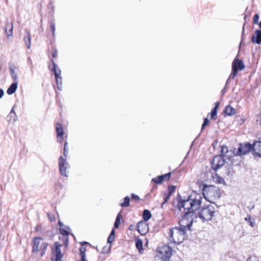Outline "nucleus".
I'll list each match as a JSON object with an SVG mask.
<instances>
[{"label": "nucleus", "mask_w": 261, "mask_h": 261, "mask_svg": "<svg viewBox=\"0 0 261 261\" xmlns=\"http://www.w3.org/2000/svg\"><path fill=\"white\" fill-rule=\"evenodd\" d=\"M202 200V195L195 194L189 197L188 199L181 200L180 196L177 197L176 201L173 202V205L180 212H191L194 213L200 208Z\"/></svg>", "instance_id": "1"}, {"label": "nucleus", "mask_w": 261, "mask_h": 261, "mask_svg": "<svg viewBox=\"0 0 261 261\" xmlns=\"http://www.w3.org/2000/svg\"><path fill=\"white\" fill-rule=\"evenodd\" d=\"M187 230L180 226L170 228L168 232V239L171 243L180 244L184 241Z\"/></svg>", "instance_id": "2"}, {"label": "nucleus", "mask_w": 261, "mask_h": 261, "mask_svg": "<svg viewBox=\"0 0 261 261\" xmlns=\"http://www.w3.org/2000/svg\"><path fill=\"white\" fill-rule=\"evenodd\" d=\"M202 190L205 199L211 203H213L215 200L219 199L221 197L220 190L217 187L204 185Z\"/></svg>", "instance_id": "3"}, {"label": "nucleus", "mask_w": 261, "mask_h": 261, "mask_svg": "<svg viewBox=\"0 0 261 261\" xmlns=\"http://www.w3.org/2000/svg\"><path fill=\"white\" fill-rule=\"evenodd\" d=\"M215 213V207L209 204L205 205L199 211L198 213L199 218L203 222L210 221L213 218Z\"/></svg>", "instance_id": "4"}, {"label": "nucleus", "mask_w": 261, "mask_h": 261, "mask_svg": "<svg viewBox=\"0 0 261 261\" xmlns=\"http://www.w3.org/2000/svg\"><path fill=\"white\" fill-rule=\"evenodd\" d=\"M48 246V243L44 242L42 238L36 237L32 241V252L37 253L40 251L42 256L45 253Z\"/></svg>", "instance_id": "5"}, {"label": "nucleus", "mask_w": 261, "mask_h": 261, "mask_svg": "<svg viewBox=\"0 0 261 261\" xmlns=\"http://www.w3.org/2000/svg\"><path fill=\"white\" fill-rule=\"evenodd\" d=\"M196 216L194 213L191 212H185L184 216L179 221V226L182 228H185L186 230H190L192 225L194 221V218Z\"/></svg>", "instance_id": "6"}, {"label": "nucleus", "mask_w": 261, "mask_h": 261, "mask_svg": "<svg viewBox=\"0 0 261 261\" xmlns=\"http://www.w3.org/2000/svg\"><path fill=\"white\" fill-rule=\"evenodd\" d=\"M157 251L163 261H168L172 253V248L169 246L165 245L159 246Z\"/></svg>", "instance_id": "7"}, {"label": "nucleus", "mask_w": 261, "mask_h": 261, "mask_svg": "<svg viewBox=\"0 0 261 261\" xmlns=\"http://www.w3.org/2000/svg\"><path fill=\"white\" fill-rule=\"evenodd\" d=\"M52 250L53 256L51 257V260L52 261H61L63 256L61 249L62 245L58 242H56Z\"/></svg>", "instance_id": "8"}, {"label": "nucleus", "mask_w": 261, "mask_h": 261, "mask_svg": "<svg viewBox=\"0 0 261 261\" xmlns=\"http://www.w3.org/2000/svg\"><path fill=\"white\" fill-rule=\"evenodd\" d=\"M59 166L61 174L67 177L68 173L67 170L69 168V165L67 160L61 156L59 159Z\"/></svg>", "instance_id": "9"}, {"label": "nucleus", "mask_w": 261, "mask_h": 261, "mask_svg": "<svg viewBox=\"0 0 261 261\" xmlns=\"http://www.w3.org/2000/svg\"><path fill=\"white\" fill-rule=\"evenodd\" d=\"M224 163L225 160L222 156L217 155L214 158L212 162V167L214 170L217 171L224 165Z\"/></svg>", "instance_id": "10"}, {"label": "nucleus", "mask_w": 261, "mask_h": 261, "mask_svg": "<svg viewBox=\"0 0 261 261\" xmlns=\"http://www.w3.org/2000/svg\"><path fill=\"white\" fill-rule=\"evenodd\" d=\"M259 140L253 143L252 148L253 155L260 158L261 157V138Z\"/></svg>", "instance_id": "11"}, {"label": "nucleus", "mask_w": 261, "mask_h": 261, "mask_svg": "<svg viewBox=\"0 0 261 261\" xmlns=\"http://www.w3.org/2000/svg\"><path fill=\"white\" fill-rule=\"evenodd\" d=\"M251 150H252V148L250 143L241 144L238 148V155L245 154Z\"/></svg>", "instance_id": "12"}, {"label": "nucleus", "mask_w": 261, "mask_h": 261, "mask_svg": "<svg viewBox=\"0 0 261 261\" xmlns=\"http://www.w3.org/2000/svg\"><path fill=\"white\" fill-rule=\"evenodd\" d=\"M137 229L141 235H144L148 231V225L145 222L140 221L137 224Z\"/></svg>", "instance_id": "13"}, {"label": "nucleus", "mask_w": 261, "mask_h": 261, "mask_svg": "<svg viewBox=\"0 0 261 261\" xmlns=\"http://www.w3.org/2000/svg\"><path fill=\"white\" fill-rule=\"evenodd\" d=\"M56 132L57 135V140L58 142L62 143L63 142V137L64 132L62 126L59 123L56 124Z\"/></svg>", "instance_id": "14"}, {"label": "nucleus", "mask_w": 261, "mask_h": 261, "mask_svg": "<svg viewBox=\"0 0 261 261\" xmlns=\"http://www.w3.org/2000/svg\"><path fill=\"white\" fill-rule=\"evenodd\" d=\"M252 41L258 44L261 43V31L256 30L252 36Z\"/></svg>", "instance_id": "15"}, {"label": "nucleus", "mask_w": 261, "mask_h": 261, "mask_svg": "<svg viewBox=\"0 0 261 261\" xmlns=\"http://www.w3.org/2000/svg\"><path fill=\"white\" fill-rule=\"evenodd\" d=\"M17 67L14 65H10L9 67V70L12 79L14 82H17V73L16 71Z\"/></svg>", "instance_id": "16"}, {"label": "nucleus", "mask_w": 261, "mask_h": 261, "mask_svg": "<svg viewBox=\"0 0 261 261\" xmlns=\"http://www.w3.org/2000/svg\"><path fill=\"white\" fill-rule=\"evenodd\" d=\"M236 67L238 70H243L244 68L243 62L238 59H235L232 63V67Z\"/></svg>", "instance_id": "17"}, {"label": "nucleus", "mask_w": 261, "mask_h": 261, "mask_svg": "<svg viewBox=\"0 0 261 261\" xmlns=\"http://www.w3.org/2000/svg\"><path fill=\"white\" fill-rule=\"evenodd\" d=\"M17 82H14V83H12L7 91L8 94L11 95L14 93L17 88Z\"/></svg>", "instance_id": "18"}, {"label": "nucleus", "mask_w": 261, "mask_h": 261, "mask_svg": "<svg viewBox=\"0 0 261 261\" xmlns=\"http://www.w3.org/2000/svg\"><path fill=\"white\" fill-rule=\"evenodd\" d=\"M13 25L12 23L7 22L5 27V33L8 37L12 35Z\"/></svg>", "instance_id": "19"}, {"label": "nucleus", "mask_w": 261, "mask_h": 261, "mask_svg": "<svg viewBox=\"0 0 261 261\" xmlns=\"http://www.w3.org/2000/svg\"><path fill=\"white\" fill-rule=\"evenodd\" d=\"M23 40H24L28 48H30L31 35L28 31H25V35L24 37Z\"/></svg>", "instance_id": "20"}, {"label": "nucleus", "mask_w": 261, "mask_h": 261, "mask_svg": "<svg viewBox=\"0 0 261 261\" xmlns=\"http://www.w3.org/2000/svg\"><path fill=\"white\" fill-rule=\"evenodd\" d=\"M224 112L227 115L231 116L236 113V110L230 106H227L225 109Z\"/></svg>", "instance_id": "21"}, {"label": "nucleus", "mask_w": 261, "mask_h": 261, "mask_svg": "<svg viewBox=\"0 0 261 261\" xmlns=\"http://www.w3.org/2000/svg\"><path fill=\"white\" fill-rule=\"evenodd\" d=\"M151 217V214L149 211L145 210L143 212V218L144 221H147Z\"/></svg>", "instance_id": "22"}, {"label": "nucleus", "mask_w": 261, "mask_h": 261, "mask_svg": "<svg viewBox=\"0 0 261 261\" xmlns=\"http://www.w3.org/2000/svg\"><path fill=\"white\" fill-rule=\"evenodd\" d=\"M213 179H214V181L217 184H225V180H224V179L217 174H215L213 176Z\"/></svg>", "instance_id": "23"}, {"label": "nucleus", "mask_w": 261, "mask_h": 261, "mask_svg": "<svg viewBox=\"0 0 261 261\" xmlns=\"http://www.w3.org/2000/svg\"><path fill=\"white\" fill-rule=\"evenodd\" d=\"M218 106H219V102H217L215 107L212 109L211 113V118L214 119V120L216 119L217 109H218Z\"/></svg>", "instance_id": "24"}, {"label": "nucleus", "mask_w": 261, "mask_h": 261, "mask_svg": "<svg viewBox=\"0 0 261 261\" xmlns=\"http://www.w3.org/2000/svg\"><path fill=\"white\" fill-rule=\"evenodd\" d=\"M221 155L223 158V156H228L229 157V155H227V153L229 152L228 150L227 147L226 146H222L221 147Z\"/></svg>", "instance_id": "25"}, {"label": "nucleus", "mask_w": 261, "mask_h": 261, "mask_svg": "<svg viewBox=\"0 0 261 261\" xmlns=\"http://www.w3.org/2000/svg\"><path fill=\"white\" fill-rule=\"evenodd\" d=\"M122 219V216L120 214V213H119L116 217L115 223H114V226L115 228H117L119 227V225L120 224V222L121 219Z\"/></svg>", "instance_id": "26"}, {"label": "nucleus", "mask_w": 261, "mask_h": 261, "mask_svg": "<svg viewBox=\"0 0 261 261\" xmlns=\"http://www.w3.org/2000/svg\"><path fill=\"white\" fill-rule=\"evenodd\" d=\"M245 220L246 221H247L248 223H249V225L251 227H254L255 225V221L249 215H248L247 217L245 218Z\"/></svg>", "instance_id": "27"}, {"label": "nucleus", "mask_w": 261, "mask_h": 261, "mask_svg": "<svg viewBox=\"0 0 261 261\" xmlns=\"http://www.w3.org/2000/svg\"><path fill=\"white\" fill-rule=\"evenodd\" d=\"M114 238H115V232H114V230L113 229L108 238V240H107L108 243L111 244L114 241Z\"/></svg>", "instance_id": "28"}, {"label": "nucleus", "mask_w": 261, "mask_h": 261, "mask_svg": "<svg viewBox=\"0 0 261 261\" xmlns=\"http://www.w3.org/2000/svg\"><path fill=\"white\" fill-rule=\"evenodd\" d=\"M136 246L137 248L141 252V250H143V243L142 241L140 239H138L136 242Z\"/></svg>", "instance_id": "29"}, {"label": "nucleus", "mask_w": 261, "mask_h": 261, "mask_svg": "<svg viewBox=\"0 0 261 261\" xmlns=\"http://www.w3.org/2000/svg\"><path fill=\"white\" fill-rule=\"evenodd\" d=\"M238 69H237L235 67H232V71L229 77L228 80H229L230 79H234L238 74Z\"/></svg>", "instance_id": "30"}, {"label": "nucleus", "mask_w": 261, "mask_h": 261, "mask_svg": "<svg viewBox=\"0 0 261 261\" xmlns=\"http://www.w3.org/2000/svg\"><path fill=\"white\" fill-rule=\"evenodd\" d=\"M129 205V198L126 196L124 199V202L121 204L122 207H127Z\"/></svg>", "instance_id": "31"}, {"label": "nucleus", "mask_w": 261, "mask_h": 261, "mask_svg": "<svg viewBox=\"0 0 261 261\" xmlns=\"http://www.w3.org/2000/svg\"><path fill=\"white\" fill-rule=\"evenodd\" d=\"M86 251V249L84 247H81L80 249V255L81 258L83 259H85V258H86V255H85V252Z\"/></svg>", "instance_id": "32"}, {"label": "nucleus", "mask_w": 261, "mask_h": 261, "mask_svg": "<svg viewBox=\"0 0 261 261\" xmlns=\"http://www.w3.org/2000/svg\"><path fill=\"white\" fill-rule=\"evenodd\" d=\"M152 181L157 184H160L162 182V181H163V179L162 178V176H161H161H159L153 178L152 179Z\"/></svg>", "instance_id": "33"}, {"label": "nucleus", "mask_w": 261, "mask_h": 261, "mask_svg": "<svg viewBox=\"0 0 261 261\" xmlns=\"http://www.w3.org/2000/svg\"><path fill=\"white\" fill-rule=\"evenodd\" d=\"M57 88L59 90H61L62 88V78L56 79Z\"/></svg>", "instance_id": "34"}, {"label": "nucleus", "mask_w": 261, "mask_h": 261, "mask_svg": "<svg viewBox=\"0 0 261 261\" xmlns=\"http://www.w3.org/2000/svg\"><path fill=\"white\" fill-rule=\"evenodd\" d=\"M176 189V187L174 186H169L168 188V193L170 195H172V194L174 192Z\"/></svg>", "instance_id": "35"}, {"label": "nucleus", "mask_w": 261, "mask_h": 261, "mask_svg": "<svg viewBox=\"0 0 261 261\" xmlns=\"http://www.w3.org/2000/svg\"><path fill=\"white\" fill-rule=\"evenodd\" d=\"M50 30L52 32L53 36L54 37L55 35V23L53 21L50 22Z\"/></svg>", "instance_id": "36"}, {"label": "nucleus", "mask_w": 261, "mask_h": 261, "mask_svg": "<svg viewBox=\"0 0 261 261\" xmlns=\"http://www.w3.org/2000/svg\"><path fill=\"white\" fill-rule=\"evenodd\" d=\"M60 232L65 237H67L69 233V232L67 231V230H66L63 228H60Z\"/></svg>", "instance_id": "37"}, {"label": "nucleus", "mask_w": 261, "mask_h": 261, "mask_svg": "<svg viewBox=\"0 0 261 261\" xmlns=\"http://www.w3.org/2000/svg\"><path fill=\"white\" fill-rule=\"evenodd\" d=\"M52 63H53V68L52 70H53V71L54 72V74H55V72H57V73H59V69H60L59 68H57L56 64L55 63L54 61H52Z\"/></svg>", "instance_id": "38"}, {"label": "nucleus", "mask_w": 261, "mask_h": 261, "mask_svg": "<svg viewBox=\"0 0 261 261\" xmlns=\"http://www.w3.org/2000/svg\"><path fill=\"white\" fill-rule=\"evenodd\" d=\"M171 175L170 173H168L164 175H162L163 179H169Z\"/></svg>", "instance_id": "39"}, {"label": "nucleus", "mask_w": 261, "mask_h": 261, "mask_svg": "<svg viewBox=\"0 0 261 261\" xmlns=\"http://www.w3.org/2000/svg\"><path fill=\"white\" fill-rule=\"evenodd\" d=\"M171 195H170L169 194H167V193H165L164 194V201L165 202H167V201L169 200V199L170 198Z\"/></svg>", "instance_id": "40"}, {"label": "nucleus", "mask_w": 261, "mask_h": 261, "mask_svg": "<svg viewBox=\"0 0 261 261\" xmlns=\"http://www.w3.org/2000/svg\"><path fill=\"white\" fill-rule=\"evenodd\" d=\"M61 71L60 69H59V73H57V72H55V76L56 79L62 78V77L61 76Z\"/></svg>", "instance_id": "41"}, {"label": "nucleus", "mask_w": 261, "mask_h": 261, "mask_svg": "<svg viewBox=\"0 0 261 261\" xmlns=\"http://www.w3.org/2000/svg\"><path fill=\"white\" fill-rule=\"evenodd\" d=\"M259 19V16L257 14H255L253 17V22L257 23Z\"/></svg>", "instance_id": "42"}, {"label": "nucleus", "mask_w": 261, "mask_h": 261, "mask_svg": "<svg viewBox=\"0 0 261 261\" xmlns=\"http://www.w3.org/2000/svg\"><path fill=\"white\" fill-rule=\"evenodd\" d=\"M63 242H64V245L66 246H67L68 245V238H67V237H65L64 239H63Z\"/></svg>", "instance_id": "43"}, {"label": "nucleus", "mask_w": 261, "mask_h": 261, "mask_svg": "<svg viewBox=\"0 0 261 261\" xmlns=\"http://www.w3.org/2000/svg\"><path fill=\"white\" fill-rule=\"evenodd\" d=\"M67 145V143L65 142L64 144V155L66 157L67 154V151L66 150V146Z\"/></svg>", "instance_id": "44"}, {"label": "nucleus", "mask_w": 261, "mask_h": 261, "mask_svg": "<svg viewBox=\"0 0 261 261\" xmlns=\"http://www.w3.org/2000/svg\"><path fill=\"white\" fill-rule=\"evenodd\" d=\"M247 261H258L255 256L250 257Z\"/></svg>", "instance_id": "45"}, {"label": "nucleus", "mask_w": 261, "mask_h": 261, "mask_svg": "<svg viewBox=\"0 0 261 261\" xmlns=\"http://www.w3.org/2000/svg\"><path fill=\"white\" fill-rule=\"evenodd\" d=\"M132 197L133 199H135L136 200H139L140 199L138 195H136L135 194H132Z\"/></svg>", "instance_id": "46"}, {"label": "nucleus", "mask_w": 261, "mask_h": 261, "mask_svg": "<svg viewBox=\"0 0 261 261\" xmlns=\"http://www.w3.org/2000/svg\"><path fill=\"white\" fill-rule=\"evenodd\" d=\"M12 114H14V115H15V119H14V120L15 121L16 120V118L17 116L16 115L14 111L13 108L12 109L11 112L10 113V115H11Z\"/></svg>", "instance_id": "47"}, {"label": "nucleus", "mask_w": 261, "mask_h": 261, "mask_svg": "<svg viewBox=\"0 0 261 261\" xmlns=\"http://www.w3.org/2000/svg\"><path fill=\"white\" fill-rule=\"evenodd\" d=\"M203 123L204 124V125H207L208 123H209V120L207 119V118H205L204 119V122H203Z\"/></svg>", "instance_id": "48"}, {"label": "nucleus", "mask_w": 261, "mask_h": 261, "mask_svg": "<svg viewBox=\"0 0 261 261\" xmlns=\"http://www.w3.org/2000/svg\"><path fill=\"white\" fill-rule=\"evenodd\" d=\"M4 92L3 91V90H2V89H0V98H1L4 95Z\"/></svg>", "instance_id": "49"}, {"label": "nucleus", "mask_w": 261, "mask_h": 261, "mask_svg": "<svg viewBox=\"0 0 261 261\" xmlns=\"http://www.w3.org/2000/svg\"><path fill=\"white\" fill-rule=\"evenodd\" d=\"M57 56V51L56 50H55L54 52L52 54V56L53 58H56Z\"/></svg>", "instance_id": "50"}, {"label": "nucleus", "mask_w": 261, "mask_h": 261, "mask_svg": "<svg viewBox=\"0 0 261 261\" xmlns=\"http://www.w3.org/2000/svg\"><path fill=\"white\" fill-rule=\"evenodd\" d=\"M166 203V202H165L164 201L161 204V207L163 208L164 204Z\"/></svg>", "instance_id": "51"}, {"label": "nucleus", "mask_w": 261, "mask_h": 261, "mask_svg": "<svg viewBox=\"0 0 261 261\" xmlns=\"http://www.w3.org/2000/svg\"><path fill=\"white\" fill-rule=\"evenodd\" d=\"M206 125H204V124L203 123L201 127V130H203Z\"/></svg>", "instance_id": "52"}, {"label": "nucleus", "mask_w": 261, "mask_h": 261, "mask_svg": "<svg viewBox=\"0 0 261 261\" xmlns=\"http://www.w3.org/2000/svg\"><path fill=\"white\" fill-rule=\"evenodd\" d=\"M259 27L261 29V21L259 23Z\"/></svg>", "instance_id": "53"}, {"label": "nucleus", "mask_w": 261, "mask_h": 261, "mask_svg": "<svg viewBox=\"0 0 261 261\" xmlns=\"http://www.w3.org/2000/svg\"><path fill=\"white\" fill-rule=\"evenodd\" d=\"M59 224H60V226H62L63 225L61 222H60Z\"/></svg>", "instance_id": "54"}, {"label": "nucleus", "mask_w": 261, "mask_h": 261, "mask_svg": "<svg viewBox=\"0 0 261 261\" xmlns=\"http://www.w3.org/2000/svg\"><path fill=\"white\" fill-rule=\"evenodd\" d=\"M254 207V205L252 206V208H253Z\"/></svg>", "instance_id": "55"}, {"label": "nucleus", "mask_w": 261, "mask_h": 261, "mask_svg": "<svg viewBox=\"0 0 261 261\" xmlns=\"http://www.w3.org/2000/svg\"><path fill=\"white\" fill-rule=\"evenodd\" d=\"M83 243L84 244H87V242H84Z\"/></svg>", "instance_id": "56"}]
</instances>
